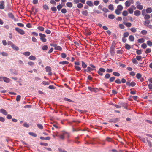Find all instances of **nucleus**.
Masks as SVG:
<instances>
[{"label": "nucleus", "instance_id": "nucleus-24", "mask_svg": "<svg viewBox=\"0 0 152 152\" xmlns=\"http://www.w3.org/2000/svg\"><path fill=\"white\" fill-rule=\"evenodd\" d=\"M82 66L83 68H85L87 67V65L84 62L82 61Z\"/></svg>", "mask_w": 152, "mask_h": 152}, {"label": "nucleus", "instance_id": "nucleus-15", "mask_svg": "<svg viewBox=\"0 0 152 152\" xmlns=\"http://www.w3.org/2000/svg\"><path fill=\"white\" fill-rule=\"evenodd\" d=\"M28 59L30 60H34L36 59V58L33 55H31L29 57Z\"/></svg>", "mask_w": 152, "mask_h": 152}, {"label": "nucleus", "instance_id": "nucleus-44", "mask_svg": "<svg viewBox=\"0 0 152 152\" xmlns=\"http://www.w3.org/2000/svg\"><path fill=\"white\" fill-rule=\"evenodd\" d=\"M48 48V46L47 45H45L43 46L42 48V49L43 50H46Z\"/></svg>", "mask_w": 152, "mask_h": 152}, {"label": "nucleus", "instance_id": "nucleus-28", "mask_svg": "<svg viewBox=\"0 0 152 152\" xmlns=\"http://www.w3.org/2000/svg\"><path fill=\"white\" fill-rule=\"evenodd\" d=\"M108 17L109 18L112 19H114L115 18L114 15L112 14L109 15Z\"/></svg>", "mask_w": 152, "mask_h": 152}, {"label": "nucleus", "instance_id": "nucleus-26", "mask_svg": "<svg viewBox=\"0 0 152 152\" xmlns=\"http://www.w3.org/2000/svg\"><path fill=\"white\" fill-rule=\"evenodd\" d=\"M142 77L141 75L139 73H137L136 75V77L138 79H140Z\"/></svg>", "mask_w": 152, "mask_h": 152}, {"label": "nucleus", "instance_id": "nucleus-39", "mask_svg": "<svg viewBox=\"0 0 152 152\" xmlns=\"http://www.w3.org/2000/svg\"><path fill=\"white\" fill-rule=\"evenodd\" d=\"M61 56L62 58H64L66 57V55L65 53H62L61 54Z\"/></svg>", "mask_w": 152, "mask_h": 152}, {"label": "nucleus", "instance_id": "nucleus-61", "mask_svg": "<svg viewBox=\"0 0 152 152\" xmlns=\"http://www.w3.org/2000/svg\"><path fill=\"white\" fill-rule=\"evenodd\" d=\"M51 10L53 11L56 12L57 11V9L55 7H53L51 8Z\"/></svg>", "mask_w": 152, "mask_h": 152}, {"label": "nucleus", "instance_id": "nucleus-20", "mask_svg": "<svg viewBox=\"0 0 152 152\" xmlns=\"http://www.w3.org/2000/svg\"><path fill=\"white\" fill-rule=\"evenodd\" d=\"M55 49L57 50H58L60 51L62 50V48L60 46H57V45L55 48Z\"/></svg>", "mask_w": 152, "mask_h": 152}, {"label": "nucleus", "instance_id": "nucleus-22", "mask_svg": "<svg viewBox=\"0 0 152 152\" xmlns=\"http://www.w3.org/2000/svg\"><path fill=\"white\" fill-rule=\"evenodd\" d=\"M109 9L111 11L114 10V7L112 4H110L108 6Z\"/></svg>", "mask_w": 152, "mask_h": 152}, {"label": "nucleus", "instance_id": "nucleus-6", "mask_svg": "<svg viewBox=\"0 0 152 152\" xmlns=\"http://www.w3.org/2000/svg\"><path fill=\"white\" fill-rule=\"evenodd\" d=\"M86 3L88 5L91 7H92L94 6L93 2L90 1H87Z\"/></svg>", "mask_w": 152, "mask_h": 152}, {"label": "nucleus", "instance_id": "nucleus-52", "mask_svg": "<svg viewBox=\"0 0 152 152\" xmlns=\"http://www.w3.org/2000/svg\"><path fill=\"white\" fill-rule=\"evenodd\" d=\"M37 126L40 129H42L43 128V126L41 124H37Z\"/></svg>", "mask_w": 152, "mask_h": 152}, {"label": "nucleus", "instance_id": "nucleus-51", "mask_svg": "<svg viewBox=\"0 0 152 152\" xmlns=\"http://www.w3.org/2000/svg\"><path fill=\"white\" fill-rule=\"evenodd\" d=\"M147 45L145 43H143L141 45V47L143 49H145L147 48Z\"/></svg>", "mask_w": 152, "mask_h": 152}, {"label": "nucleus", "instance_id": "nucleus-12", "mask_svg": "<svg viewBox=\"0 0 152 152\" xmlns=\"http://www.w3.org/2000/svg\"><path fill=\"white\" fill-rule=\"evenodd\" d=\"M11 47L14 50H19V48L17 46H16L13 44H12V45Z\"/></svg>", "mask_w": 152, "mask_h": 152}, {"label": "nucleus", "instance_id": "nucleus-63", "mask_svg": "<svg viewBox=\"0 0 152 152\" xmlns=\"http://www.w3.org/2000/svg\"><path fill=\"white\" fill-rule=\"evenodd\" d=\"M58 136L62 140H64L65 138L64 136L63 135L60 134L58 135Z\"/></svg>", "mask_w": 152, "mask_h": 152}, {"label": "nucleus", "instance_id": "nucleus-9", "mask_svg": "<svg viewBox=\"0 0 152 152\" xmlns=\"http://www.w3.org/2000/svg\"><path fill=\"white\" fill-rule=\"evenodd\" d=\"M82 14L85 16H87L88 15V12L86 10L85 11H83L82 12Z\"/></svg>", "mask_w": 152, "mask_h": 152}, {"label": "nucleus", "instance_id": "nucleus-64", "mask_svg": "<svg viewBox=\"0 0 152 152\" xmlns=\"http://www.w3.org/2000/svg\"><path fill=\"white\" fill-rule=\"evenodd\" d=\"M75 69L77 71H80L81 69V68L80 67L77 66H75Z\"/></svg>", "mask_w": 152, "mask_h": 152}, {"label": "nucleus", "instance_id": "nucleus-11", "mask_svg": "<svg viewBox=\"0 0 152 152\" xmlns=\"http://www.w3.org/2000/svg\"><path fill=\"white\" fill-rule=\"evenodd\" d=\"M131 3V1H130L128 0L125 2V5L126 7H129L130 6Z\"/></svg>", "mask_w": 152, "mask_h": 152}, {"label": "nucleus", "instance_id": "nucleus-41", "mask_svg": "<svg viewBox=\"0 0 152 152\" xmlns=\"http://www.w3.org/2000/svg\"><path fill=\"white\" fill-rule=\"evenodd\" d=\"M37 29L41 31H43L44 30V28L42 26L38 27Z\"/></svg>", "mask_w": 152, "mask_h": 152}, {"label": "nucleus", "instance_id": "nucleus-7", "mask_svg": "<svg viewBox=\"0 0 152 152\" xmlns=\"http://www.w3.org/2000/svg\"><path fill=\"white\" fill-rule=\"evenodd\" d=\"M106 140L108 142H114V140H113L112 138L109 137H106Z\"/></svg>", "mask_w": 152, "mask_h": 152}, {"label": "nucleus", "instance_id": "nucleus-13", "mask_svg": "<svg viewBox=\"0 0 152 152\" xmlns=\"http://www.w3.org/2000/svg\"><path fill=\"white\" fill-rule=\"evenodd\" d=\"M146 11L147 13H150L152 12V9L150 7L147 8Z\"/></svg>", "mask_w": 152, "mask_h": 152}, {"label": "nucleus", "instance_id": "nucleus-59", "mask_svg": "<svg viewBox=\"0 0 152 152\" xmlns=\"http://www.w3.org/2000/svg\"><path fill=\"white\" fill-rule=\"evenodd\" d=\"M136 53L138 55H140L142 54V50L140 49L136 51Z\"/></svg>", "mask_w": 152, "mask_h": 152}, {"label": "nucleus", "instance_id": "nucleus-34", "mask_svg": "<svg viewBox=\"0 0 152 152\" xmlns=\"http://www.w3.org/2000/svg\"><path fill=\"white\" fill-rule=\"evenodd\" d=\"M115 77H112L110 78L109 81L110 82H113L115 79Z\"/></svg>", "mask_w": 152, "mask_h": 152}, {"label": "nucleus", "instance_id": "nucleus-33", "mask_svg": "<svg viewBox=\"0 0 152 152\" xmlns=\"http://www.w3.org/2000/svg\"><path fill=\"white\" fill-rule=\"evenodd\" d=\"M43 9L45 10H48L49 8L47 5L46 4H44L43 6Z\"/></svg>", "mask_w": 152, "mask_h": 152}, {"label": "nucleus", "instance_id": "nucleus-25", "mask_svg": "<svg viewBox=\"0 0 152 152\" xmlns=\"http://www.w3.org/2000/svg\"><path fill=\"white\" fill-rule=\"evenodd\" d=\"M87 72H90L91 71H93L94 70V69L90 67H88L87 68Z\"/></svg>", "mask_w": 152, "mask_h": 152}, {"label": "nucleus", "instance_id": "nucleus-32", "mask_svg": "<svg viewBox=\"0 0 152 152\" xmlns=\"http://www.w3.org/2000/svg\"><path fill=\"white\" fill-rule=\"evenodd\" d=\"M83 7V5L81 3H79L77 5V7L79 8H81Z\"/></svg>", "mask_w": 152, "mask_h": 152}, {"label": "nucleus", "instance_id": "nucleus-62", "mask_svg": "<svg viewBox=\"0 0 152 152\" xmlns=\"http://www.w3.org/2000/svg\"><path fill=\"white\" fill-rule=\"evenodd\" d=\"M113 71V69H111L107 68L106 69V72L108 73H110Z\"/></svg>", "mask_w": 152, "mask_h": 152}, {"label": "nucleus", "instance_id": "nucleus-17", "mask_svg": "<svg viewBox=\"0 0 152 152\" xmlns=\"http://www.w3.org/2000/svg\"><path fill=\"white\" fill-rule=\"evenodd\" d=\"M69 63V62L68 61H60L59 62V64H62V65L67 64Z\"/></svg>", "mask_w": 152, "mask_h": 152}, {"label": "nucleus", "instance_id": "nucleus-45", "mask_svg": "<svg viewBox=\"0 0 152 152\" xmlns=\"http://www.w3.org/2000/svg\"><path fill=\"white\" fill-rule=\"evenodd\" d=\"M113 74L115 76L119 77L120 76V74L118 72H114L113 73Z\"/></svg>", "mask_w": 152, "mask_h": 152}, {"label": "nucleus", "instance_id": "nucleus-55", "mask_svg": "<svg viewBox=\"0 0 152 152\" xmlns=\"http://www.w3.org/2000/svg\"><path fill=\"white\" fill-rule=\"evenodd\" d=\"M115 83H116L120 84L121 83V82L119 79H117L115 81Z\"/></svg>", "mask_w": 152, "mask_h": 152}, {"label": "nucleus", "instance_id": "nucleus-4", "mask_svg": "<svg viewBox=\"0 0 152 152\" xmlns=\"http://www.w3.org/2000/svg\"><path fill=\"white\" fill-rule=\"evenodd\" d=\"M5 3L4 1H1L0 2V9L3 10L5 8Z\"/></svg>", "mask_w": 152, "mask_h": 152}, {"label": "nucleus", "instance_id": "nucleus-43", "mask_svg": "<svg viewBox=\"0 0 152 152\" xmlns=\"http://www.w3.org/2000/svg\"><path fill=\"white\" fill-rule=\"evenodd\" d=\"M125 47L126 49L128 50H129L131 48L130 46L127 44H126Z\"/></svg>", "mask_w": 152, "mask_h": 152}, {"label": "nucleus", "instance_id": "nucleus-46", "mask_svg": "<svg viewBox=\"0 0 152 152\" xmlns=\"http://www.w3.org/2000/svg\"><path fill=\"white\" fill-rule=\"evenodd\" d=\"M130 30L133 33H135L137 31L136 29L134 27L132 28H131Z\"/></svg>", "mask_w": 152, "mask_h": 152}, {"label": "nucleus", "instance_id": "nucleus-5", "mask_svg": "<svg viewBox=\"0 0 152 152\" xmlns=\"http://www.w3.org/2000/svg\"><path fill=\"white\" fill-rule=\"evenodd\" d=\"M0 112L1 113L4 115H7V112L5 110L3 109H1L0 110Z\"/></svg>", "mask_w": 152, "mask_h": 152}, {"label": "nucleus", "instance_id": "nucleus-47", "mask_svg": "<svg viewBox=\"0 0 152 152\" xmlns=\"http://www.w3.org/2000/svg\"><path fill=\"white\" fill-rule=\"evenodd\" d=\"M129 35V34L128 32H125L123 34V36H124L123 37H124L125 38L126 37H127Z\"/></svg>", "mask_w": 152, "mask_h": 152}, {"label": "nucleus", "instance_id": "nucleus-30", "mask_svg": "<svg viewBox=\"0 0 152 152\" xmlns=\"http://www.w3.org/2000/svg\"><path fill=\"white\" fill-rule=\"evenodd\" d=\"M137 7L139 10H142L143 9V6L142 5L138 4L137 6Z\"/></svg>", "mask_w": 152, "mask_h": 152}, {"label": "nucleus", "instance_id": "nucleus-60", "mask_svg": "<svg viewBox=\"0 0 152 152\" xmlns=\"http://www.w3.org/2000/svg\"><path fill=\"white\" fill-rule=\"evenodd\" d=\"M132 62L133 63L135 64H138V62L137 61L136 58H134L132 60Z\"/></svg>", "mask_w": 152, "mask_h": 152}, {"label": "nucleus", "instance_id": "nucleus-8", "mask_svg": "<svg viewBox=\"0 0 152 152\" xmlns=\"http://www.w3.org/2000/svg\"><path fill=\"white\" fill-rule=\"evenodd\" d=\"M141 14V12L139 10H136L134 12V14L136 16H139Z\"/></svg>", "mask_w": 152, "mask_h": 152}, {"label": "nucleus", "instance_id": "nucleus-48", "mask_svg": "<svg viewBox=\"0 0 152 152\" xmlns=\"http://www.w3.org/2000/svg\"><path fill=\"white\" fill-rule=\"evenodd\" d=\"M128 11L129 13L130 14H132L133 12V10H132V8H130L128 9Z\"/></svg>", "mask_w": 152, "mask_h": 152}, {"label": "nucleus", "instance_id": "nucleus-38", "mask_svg": "<svg viewBox=\"0 0 152 152\" xmlns=\"http://www.w3.org/2000/svg\"><path fill=\"white\" fill-rule=\"evenodd\" d=\"M128 14V13L127 11L125 10L122 13V15L124 16H127Z\"/></svg>", "mask_w": 152, "mask_h": 152}, {"label": "nucleus", "instance_id": "nucleus-36", "mask_svg": "<svg viewBox=\"0 0 152 152\" xmlns=\"http://www.w3.org/2000/svg\"><path fill=\"white\" fill-rule=\"evenodd\" d=\"M138 42L140 43H142L144 42V39L142 38L139 39L138 40Z\"/></svg>", "mask_w": 152, "mask_h": 152}, {"label": "nucleus", "instance_id": "nucleus-14", "mask_svg": "<svg viewBox=\"0 0 152 152\" xmlns=\"http://www.w3.org/2000/svg\"><path fill=\"white\" fill-rule=\"evenodd\" d=\"M123 6L121 5H119L117 6V10H118L120 11H122L123 9Z\"/></svg>", "mask_w": 152, "mask_h": 152}, {"label": "nucleus", "instance_id": "nucleus-1", "mask_svg": "<svg viewBox=\"0 0 152 152\" xmlns=\"http://www.w3.org/2000/svg\"><path fill=\"white\" fill-rule=\"evenodd\" d=\"M39 35L40 36V40L43 42H46L47 41V39L45 37H46V35L43 34L41 33L39 34Z\"/></svg>", "mask_w": 152, "mask_h": 152}, {"label": "nucleus", "instance_id": "nucleus-29", "mask_svg": "<svg viewBox=\"0 0 152 152\" xmlns=\"http://www.w3.org/2000/svg\"><path fill=\"white\" fill-rule=\"evenodd\" d=\"M66 5L67 7H71L72 6V4L71 2H68L66 3Z\"/></svg>", "mask_w": 152, "mask_h": 152}, {"label": "nucleus", "instance_id": "nucleus-23", "mask_svg": "<svg viewBox=\"0 0 152 152\" xmlns=\"http://www.w3.org/2000/svg\"><path fill=\"white\" fill-rule=\"evenodd\" d=\"M129 40L131 41H133L134 40V37L132 35H130L129 37Z\"/></svg>", "mask_w": 152, "mask_h": 152}, {"label": "nucleus", "instance_id": "nucleus-37", "mask_svg": "<svg viewBox=\"0 0 152 152\" xmlns=\"http://www.w3.org/2000/svg\"><path fill=\"white\" fill-rule=\"evenodd\" d=\"M110 77V75L109 73L106 74L104 76V78L105 79H109Z\"/></svg>", "mask_w": 152, "mask_h": 152}, {"label": "nucleus", "instance_id": "nucleus-16", "mask_svg": "<svg viewBox=\"0 0 152 152\" xmlns=\"http://www.w3.org/2000/svg\"><path fill=\"white\" fill-rule=\"evenodd\" d=\"M40 138L42 140H49L50 139V137H47L45 138L43 137H40Z\"/></svg>", "mask_w": 152, "mask_h": 152}, {"label": "nucleus", "instance_id": "nucleus-57", "mask_svg": "<svg viewBox=\"0 0 152 152\" xmlns=\"http://www.w3.org/2000/svg\"><path fill=\"white\" fill-rule=\"evenodd\" d=\"M99 1H96L94 2V4L95 6H97L99 5Z\"/></svg>", "mask_w": 152, "mask_h": 152}, {"label": "nucleus", "instance_id": "nucleus-49", "mask_svg": "<svg viewBox=\"0 0 152 152\" xmlns=\"http://www.w3.org/2000/svg\"><path fill=\"white\" fill-rule=\"evenodd\" d=\"M141 33L142 34L145 35L147 33V31L146 30H143L141 31Z\"/></svg>", "mask_w": 152, "mask_h": 152}, {"label": "nucleus", "instance_id": "nucleus-40", "mask_svg": "<svg viewBox=\"0 0 152 152\" xmlns=\"http://www.w3.org/2000/svg\"><path fill=\"white\" fill-rule=\"evenodd\" d=\"M151 49L149 48H148L146 49L145 52L146 54H147L150 53L151 52Z\"/></svg>", "mask_w": 152, "mask_h": 152}, {"label": "nucleus", "instance_id": "nucleus-27", "mask_svg": "<svg viewBox=\"0 0 152 152\" xmlns=\"http://www.w3.org/2000/svg\"><path fill=\"white\" fill-rule=\"evenodd\" d=\"M144 16V18L145 20L148 19L150 18V16L148 14H146Z\"/></svg>", "mask_w": 152, "mask_h": 152}, {"label": "nucleus", "instance_id": "nucleus-21", "mask_svg": "<svg viewBox=\"0 0 152 152\" xmlns=\"http://www.w3.org/2000/svg\"><path fill=\"white\" fill-rule=\"evenodd\" d=\"M8 16L9 17L12 19L14 18V16L13 14L11 13H8Z\"/></svg>", "mask_w": 152, "mask_h": 152}, {"label": "nucleus", "instance_id": "nucleus-50", "mask_svg": "<svg viewBox=\"0 0 152 152\" xmlns=\"http://www.w3.org/2000/svg\"><path fill=\"white\" fill-rule=\"evenodd\" d=\"M102 10L105 13L109 11L108 9L105 7L103 8Z\"/></svg>", "mask_w": 152, "mask_h": 152}, {"label": "nucleus", "instance_id": "nucleus-54", "mask_svg": "<svg viewBox=\"0 0 152 152\" xmlns=\"http://www.w3.org/2000/svg\"><path fill=\"white\" fill-rule=\"evenodd\" d=\"M61 12L64 14H65L66 12V10L65 8H63L61 10Z\"/></svg>", "mask_w": 152, "mask_h": 152}, {"label": "nucleus", "instance_id": "nucleus-35", "mask_svg": "<svg viewBox=\"0 0 152 152\" xmlns=\"http://www.w3.org/2000/svg\"><path fill=\"white\" fill-rule=\"evenodd\" d=\"M63 6L61 4H59L57 7V8L58 10L59 11L62 8Z\"/></svg>", "mask_w": 152, "mask_h": 152}, {"label": "nucleus", "instance_id": "nucleus-31", "mask_svg": "<svg viewBox=\"0 0 152 152\" xmlns=\"http://www.w3.org/2000/svg\"><path fill=\"white\" fill-rule=\"evenodd\" d=\"M4 82L6 83H9L10 81V79L9 78L6 77H4Z\"/></svg>", "mask_w": 152, "mask_h": 152}, {"label": "nucleus", "instance_id": "nucleus-3", "mask_svg": "<svg viewBox=\"0 0 152 152\" xmlns=\"http://www.w3.org/2000/svg\"><path fill=\"white\" fill-rule=\"evenodd\" d=\"M15 30L18 32L21 35H23L25 34V32L23 30L18 28H15Z\"/></svg>", "mask_w": 152, "mask_h": 152}, {"label": "nucleus", "instance_id": "nucleus-58", "mask_svg": "<svg viewBox=\"0 0 152 152\" xmlns=\"http://www.w3.org/2000/svg\"><path fill=\"white\" fill-rule=\"evenodd\" d=\"M21 98V96L19 95H18L17 96L16 98V100L17 101H19L20 100V99Z\"/></svg>", "mask_w": 152, "mask_h": 152}, {"label": "nucleus", "instance_id": "nucleus-10", "mask_svg": "<svg viewBox=\"0 0 152 152\" xmlns=\"http://www.w3.org/2000/svg\"><path fill=\"white\" fill-rule=\"evenodd\" d=\"M123 23L128 27H130L132 26L131 23L129 22L126 23L125 22H124Z\"/></svg>", "mask_w": 152, "mask_h": 152}, {"label": "nucleus", "instance_id": "nucleus-53", "mask_svg": "<svg viewBox=\"0 0 152 152\" xmlns=\"http://www.w3.org/2000/svg\"><path fill=\"white\" fill-rule=\"evenodd\" d=\"M147 43L148 45L150 46H152V42L150 41H148L147 42Z\"/></svg>", "mask_w": 152, "mask_h": 152}, {"label": "nucleus", "instance_id": "nucleus-18", "mask_svg": "<svg viewBox=\"0 0 152 152\" xmlns=\"http://www.w3.org/2000/svg\"><path fill=\"white\" fill-rule=\"evenodd\" d=\"M46 71L47 72H50L51 71V68L50 66H47L45 68Z\"/></svg>", "mask_w": 152, "mask_h": 152}, {"label": "nucleus", "instance_id": "nucleus-2", "mask_svg": "<svg viewBox=\"0 0 152 152\" xmlns=\"http://www.w3.org/2000/svg\"><path fill=\"white\" fill-rule=\"evenodd\" d=\"M136 84V83L134 81H132L131 83L129 81H128L126 82V85L129 87H134L135 86Z\"/></svg>", "mask_w": 152, "mask_h": 152}, {"label": "nucleus", "instance_id": "nucleus-42", "mask_svg": "<svg viewBox=\"0 0 152 152\" xmlns=\"http://www.w3.org/2000/svg\"><path fill=\"white\" fill-rule=\"evenodd\" d=\"M28 134L30 135H31L34 137H36L37 136V135L36 134L34 133L33 132H29Z\"/></svg>", "mask_w": 152, "mask_h": 152}, {"label": "nucleus", "instance_id": "nucleus-56", "mask_svg": "<svg viewBox=\"0 0 152 152\" xmlns=\"http://www.w3.org/2000/svg\"><path fill=\"white\" fill-rule=\"evenodd\" d=\"M99 71L102 72H105V69L104 68H101L99 69Z\"/></svg>", "mask_w": 152, "mask_h": 152}, {"label": "nucleus", "instance_id": "nucleus-19", "mask_svg": "<svg viewBox=\"0 0 152 152\" xmlns=\"http://www.w3.org/2000/svg\"><path fill=\"white\" fill-rule=\"evenodd\" d=\"M30 52L28 51L26 52L23 53V54L26 56H29L30 55Z\"/></svg>", "mask_w": 152, "mask_h": 152}]
</instances>
